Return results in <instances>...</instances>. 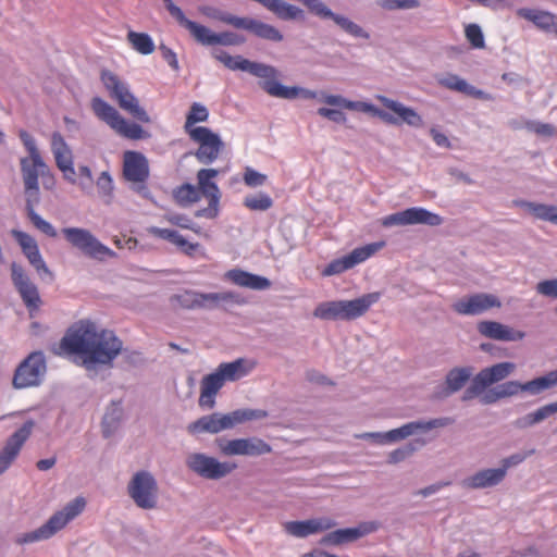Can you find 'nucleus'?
<instances>
[{
	"instance_id": "aec40b11",
	"label": "nucleus",
	"mask_w": 557,
	"mask_h": 557,
	"mask_svg": "<svg viewBox=\"0 0 557 557\" xmlns=\"http://www.w3.org/2000/svg\"><path fill=\"white\" fill-rule=\"evenodd\" d=\"M443 223V218L436 213L421 207H412L400 212H396L382 218L381 225L392 227L396 225H413L425 224L430 226H438Z\"/></svg>"
},
{
	"instance_id": "052dcab7",
	"label": "nucleus",
	"mask_w": 557,
	"mask_h": 557,
	"mask_svg": "<svg viewBox=\"0 0 557 557\" xmlns=\"http://www.w3.org/2000/svg\"><path fill=\"white\" fill-rule=\"evenodd\" d=\"M485 385L480 381L479 376L475 375L472 380L471 385L465 391L462 400H470L476 396H480L485 391Z\"/></svg>"
},
{
	"instance_id": "f8f14e48",
	"label": "nucleus",
	"mask_w": 557,
	"mask_h": 557,
	"mask_svg": "<svg viewBox=\"0 0 557 557\" xmlns=\"http://www.w3.org/2000/svg\"><path fill=\"white\" fill-rule=\"evenodd\" d=\"M62 234L67 243L78 249L85 256L104 260L106 258H115L116 253L103 245L89 230L82 227H64Z\"/></svg>"
},
{
	"instance_id": "5701e85b",
	"label": "nucleus",
	"mask_w": 557,
	"mask_h": 557,
	"mask_svg": "<svg viewBox=\"0 0 557 557\" xmlns=\"http://www.w3.org/2000/svg\"><path fill=\"white\" fill-rule=\"evenodd\" d=\"M123 175L126 181L136 184V190L147 191L146 182L149 177L147 158L137 151H126L123 156Z\"/></svg>"
},
{
	"instance_id": "c03bdc74",
	"label": "nucleus",
	"mask_w": 557,
	"mask_h": 557,
	"mask_svg": "<svg viewBox=\"0 0 557 557\" xmlns=\"http://www.w3.org/2000/svg\"><path fill=\"white\" fill-rule=\"evenodd\" d=\"M244 206L251 211H267L273 206V200L269 195L259 193L246 196Z\"/></svg>"
},
{
	"instance_id": "4be33fe9",
	"label": "nucleus",
	"mask_w": 557,
	"mask_h": 557,
	"mask_svg": "<svg viewBox=\"0 0 557 557\" xmlns=\"http://www.w3.org/2000/svg\"><path fill=\"white\" fill-rule=\"evenodd\" d=\"M500 299L487 293H476L456 300L451 308L461 315H479L493 308H500Z\"/></svg>"
},
{
	"instance_id": "4d7b16f0",
	"label": "nucleus",
	"mask_w": 557,
	"mask_h": 557,
	"mask_svg": "<svg viewBox=\"0 0 557 557\" xmlns=\"http://www.w3.org/2000/svg\"><path fill=\"white\" fill-rule=\"evenodd\" d=\"M414 450L416 446L412 443H409L404 447L397 448L388 455V462L398 463L408 458L409 456H411L414 453Z\"/></svg>"
},
{
	"instance_id": "b1692460",
	"label": "nucleus",
	"mask_w": 557,
	"mask_h": 557,
	"mask_svg": "<svg viewBox=\"0 0 557 557\" xmlns=\"http://www.w3.org/2000/svg\"><path fill=\"white\" fill-rule=\"evenodd\" d=\"M557 385V370L550 371L544 376L536 377L525 383L517 381H508L497 385L503 398L517 395L520 392H528L532 395H537L545 389L552 388Z\"/></svg>"
},
{
	"instance_id": "ea45409f",
	"label": "nucleus",
	"mask_w": 557,
	"mask_h": 557,
	"mask_svg": "<svg viewBox=\"0 0 557 557\" xmlns=\"http://www.w3.org/2000/svg\"><path fill=\"white\" fill-rule=\"evenodd\" d=\"M517 205L527 208L536 219L557 225V207L552 205L519 201Z\"/></svg>"
},
{
	"instance_id": "4468645a",
	"label": "nucleus",
	"mask_w": 557,
	"mask_h": 557,
	"mask_svg": "<svg viewBox=\"0 0 557 557\" xmlns=\"http://www.w3.org/2000/svg\"><path fill=\"white\" fill-rule=\"evenodd\" d=\"M20 138L28 151V157L21 160V170L24 185L27 188H36L38 176L48 172V166L41 159L35 139L26 132L20 131Z\"/></svg>"
},
{
	"instance_id": "f3484780",
	"label": "nucleus",
	"mask_w": 557,
	"mask_h": 557,
	"mask_svg": "<svg viewBox=\"0 0 557 557\" xmlns=\"http://www.w3.org/2000/svg\"><path fill=\"white\" fill-rule=\"evenodd\" d=\"M384 240L367 244L362 247L355 248L348 255L331 261L322 271L323 276H332L341 274L349 269H352L357 264L368 260L377 251L385 247Z\"/></svg>"
},
{
	"instance_id": "a18cd8bd",
	"label": "nucleus",
	"mask_w": 557,
	"mask_h": 557,
	"mask_svg": "<svg viewBox=\"0 0 557 557\" xmlns=\"http://www.w3.org/2000/svg\"><path fill=\"white\" fill-rule=\"evenodd\" d=\"M556 412H557V401L545 405V406L539 408L537 410H535L534 412L527 414L523 418V425H532V424L539 423Z\"/></svg>"
},
{
	"instance_id": "0eeeda50",
	"label": "nucleus",
	"mask_w": 557,
	"mask_h": 557,
	"mask_svg": "<svg viewBox=\"0 0 557 557\" xmlns=\"http://www.w3.org/2000/svg\"><path fill=\"white\" fill-rule=\"evenodd\" d=\"M268 417V412L261 409H238L227 414L212 413L203 416L188 425V432L196 433H219L226 429L244 423L246 421L259 420Z\"/></svg>"
},
{
	"instance_id": "1a4fd4ad",
	"label": "nucleus",
	"mask_w": 557,
	"mask_h": 557,
	"mask_svg": "<svg viewBox=\"0 0 557 557\" xmlns=\"http://www.w3.org/2000/svg\"><path fill=\"white\" fill-rule=\"evenodd\" d=\"M100 79L110 98L114 100L123 111L141 123H150V116L146 110L140 107L138 99L124 81L109 70L101 72Z\"/></svg>"
},
{
	"instance_id": "c756f323",
	"label": "nucleus",
	"mask_w": 557,
	"mask_h": 557,
	"mask_svg": "<svg viewBox=\"0 0 557 557\" xmlns=\"http://www.w3.org/2000/svg\"><path fill=\"white\" fill-rule=\"evenodd\" d=\"M479 333L491 339L516 342L524 338L525 333L513 330L496 321H481L478 323Z\"/></svg>"
},
{
	"instance_id": "e433bc0d",
	"label": "nucleus",
	"mask_w": 557,
	"mask_h": 557,
	"mask_svg": "<svg viewBox=\"0 0 557 557\" xmlns=\"http://www.w3.org/2000/svg\"><path fill=\"white\" fill-rule=\"evenodd\" d=\"M505 478V470L485 469L465 479L462 485L467 488H485L497 485Z\"/></svg>"
},
{
	"instance_id": "a878e982",
	"label": "nucleus",
	"mask_w": 557,
	"mask_h": 557,
	"mask_svg": "<svg viewBox=\"0 0 557 557\" xmlns=\"http://www.w3.org/2000/svg\"><path fill=\"white\" fill-rule=\"evenodd\" d=\"M51 150L55 159V164L62 172L64 178L74 184L76 182V172L73 165V154L59 132H54L51 135Z\"/></svg>"
},
{
	"instance_id": "cd10ccee",
	"label": "nucleus",
	"mask_w": 557,
	"mask_h": 557,
	"mask_svg": "<svg viewBox=\"0 0 557 557\" xmlns=\"http://www.w3.org/2000/svg\"><path fill=\"white\" fill-rule=\"evenodd\" d=\"M335 525L329 518L309 519L305 521H288L283 524L286 533L295 537H307L326 531Z\"/></svg>"
},
{
	"instance_id": "8fccbe9b",
	"label": "nucleus",
	"mask_w": 557,
	"mask_h": 557,
	"mask_svg": "<svg viewBox=\"0 0 557 557\" xmlns=\"http://www.w3.org/2000/svg\"><path fill=\"white\" fill-rule=\"evenodd\" d=\"M122 416V409L119 406H114L110 411H108L102 421V432L106 437H109L112 433V426L120 421Z\"/></svg>"
},
{
	"instance_id": "49530a36",
	"label": "nucleus",
	"mask_w": 557,
	"mask_h": 557,
	"mask_svg": "<svg viewBox=\"0 0 557 557\" xmlns=\"http://www.w3.org/2000/svg\"><path fill=\"white\" fill-rule=\"evenodd\" d=\"M245 456H260L271 453V446L258 437L244 438Z\"/></svg>"
},
{
	"instance_id": "20e7f679",
	"label": "nucleus",
	"mask_w": 557,
	"mask_h": 557,
	"mask_svg": "<svg viewBox=\"0 0 557 557\" xmlns=\"http://www.w3.org/2000/svg\"><path fill=\"white\" fill-rule=\"evenodd\" d=\"M219 174L215 169H201L197 173L198 186L184 184L178 187L175 193L176 201L182 206H187L200 200L205 196L209 200L207 208L199 209L195 212L197 218L215 219L220 212L221 193L215 183L212 182Z\"/></svg>"
},
{
	"instance_id": "c85d7f7f",
	"label": "nucleus",
	"mask_w": 557,
	"mask_h": 557,
	"mask_svg": "<svg viewBox=\"0 0 557 557\" xmlns=\"http://www.w3.org/2000/svg\"><path fill=\"white\" fill-rule=\"evenodd\" d=\"M11 234L16 239L23 253L36 271L50 274V271L40 255L36 240L30 235L22 231L12 230Z\"/></svg>"
},
{
	"instance_id": "ddd939ff",
	"label": "nucleus",
	"mask_w": 557,
	"mask_h": 557,
	"mask_svg": "<svg viewBox=\"0 0 557 557\" xmlns=\"http://www.w3.org/2000/svg\"><path fill=\"white\" fill-rule=\"evenodd\" d=\"M127 493L141 509L157 507L159 487L156 479L148 471H138L133 475L127 485Z\"/></svg>"
},
{
	"instance_id": "9b49d317",
	"label": "nucleus",
	"mask_w": 557,
	"mask_h": 557,
	"mask_svg": "<svg viewBox=\"0 0 557 557\" xmlns=\"http://www.w3.org/2000/svg\"><path fill=\"white\" fill-rule=\"evenodd\" d=\"M171 302L173 306L184 309H212L227 304L243 305L246 301L240 297V295L234 292L205 294L194 290H185L181 294L174 295L171 298Z\"/></svg>"
},
{
	"instance_id": "f257e3e1",
	"label": "nucleus",
	"mask_w": 557,
	"mask_h": 557,
	"mask_svg": "<svg viewBox=\"0 0 557 557\" xmlns=\"http://www.w3.org/2000/svg\"><path fill=\"white\" fill-rule=\"evenodd\" d=\"M61 348L82 356L84 364H111L123 343L113 331L99 327L90 320L74 323L62 338Z\"/></svg>"
},
{
	"instance_id": "3c124183",
	"label": "nucleus",
	"mask_w": 557,
	"mask_h": 557,
	"mask_svg": "<svg viewBox=\"0 0 557 557\" xmlns=\"http://www.w3.org/2000/svg\"><path fill=\"white\" fill-rule=\"evenodd\" d=\"M27 216L37 230L49 237H57L58 234L55 228L48 221L44 220L36 211H32Z\"/></svg>"
},
{
	"instance_id": "7c9ffc66",
	"label": "nucleus",
	"mask_w": 557,
	"mask_h": 557,
	"mask_svg": "<svg viewBox=\"0 0 557 557\" xmlns=\"http://www.w3.org/2000/svg\"><path fill=\"white\" fill-rule=\"evenodd\" d=\"M376 529L377 524L375 522H364L357 528L339 529L331 532L325 536L324 542L333 545L352 542L371 532H374Z\"/></svg>"
},
{
	"instance_id": "f03ea898",
	"label": "nucleus",
	"mask_w": 557,
	"mask_h": 557,
	"mask_svg": "<svg viewBox=\"0 0 557 557\" xmlns=\"http://www.w3.org/2000/svg\"><path fill=\"white\" fill-rule=\"evenodd\" d=\"M211 54L228 70L248 72L256 77L262 78L263 81L259 83L260 87L272 97L289 100L299 97L305 99H315L318 97L317 91L282 85L277 82V70L271 65L252 62L242 55L232 57L221 49H213Z\"/></svg>"
},
{
	"instance_id": "5fc2aeb1",
	"label": "nucleus",
	"mask_w": 557,
	"mask_h": 557,
	"mask_svg": "<svg viewBox=\"0 0 557 557\" xmlns=\"http://www.w3.org/2000/svg\"><path fill=\"white\" fill-rule=\"evenodd\" d=\"M525 127L539 136L553 137L557 135L556 128L548 123L528 121Z\"/></svg>"
},
{
	"instance_id": "f704fd0d",
	"label": "nucleus",
	"mask_w": 557,
	"mask_h": 557,
	"mask_svg": "<svg viewBox=\"0 0 557 557\" xmlns=\"http://www.w3.org/2000/svg\"><path fill=\"white\" fill-rule=\"evenodd\" d=\"M438 84L449 90H455L475 99L491 100L492 96L481 89L468 84L463 78L456 74H448L447 76L438 79Z\"/></svg>"
},
{
	"instance_id": "dca6fc26",
	"label": "nucleus",
	"mask_w": 557,
	"mask_h": 557,
	"mask_svg": "<svg viewBox=\"0 0 557 557\" xmlns=\"http://www.w3.org/2000/svg\"><path fill=\"white\" fill-rule=\"evenodd\" d=\"M453 423L450 418H438L430 421H414L404 424L398 429L391 430L386 433H364L360 438H372L379 444L396 442L406 438L419 431H429L435 428L446 426Z\"/></svg>"
},
{
	"instance_id": "bb28decb",
	"label": "nucleus",
	"mask_w": 557,
	"mask_h": 557,
	"mask_svg": "<svg viewBox=\"0 0 557 557\" xmlns=\"http://www.w3.org/2000/svg\"><path fill=\"white\" fill-rule=\"evenodd\" d=\"M226 21L228 22V25H232L233 27L238 29L248 30L261 39L274 42H280L283 40L282 33L273 25L267 24L264 22L251 17L239 16L230 17Z\"/></svg>"
},
{
	"instance_id": "393cba45",
	"label": "nucleus",
	"mask_w": 557,
	"mask_h": 557,
	"mask_svg": "<svg viewBox=\"0 0 557 557\" xmlns=\"http://www.w3.org/2000/svg\"><path fill=\"white\" fill-rule=\"evenodd\" d=\"M34 426L35 422L28 420L7 440L0 451V474L16 459L23 445L32 435Z\"/></svg>"
},
{
	"instance_id": "338daca9",
	"label": "nucleus",
	"mask_w": 557,
	"mask_h": 557,
	"mask_svg": "<svg viewBox=\"0 0 557 557\" xmlns=\"http://www.w3.org/2000/svg\"><path fill=\"white\" fill-rule=\"evenodd\" d=\"M160 50H161V53H162V57L163 59L168 62V64L174 70V71H178L180 69V65H178V61H177V57H176V53L168 48L166 46L164 45H161L160 46Z\"/></svg>"
},
{
	"instance_id": "58836bf2",
	"label": "nucleus",
	"mask_w": 557,
	"mask_h": 557,
	"mask_svg": "<svg viewBox=\"0 0 557 557\" xmlns=\"http://www.w3.org/2000/svg\"><path fill=\"white\" fill-rule=\"evenodd\" d=\"M516 366L512 362H500L481 370L476 375L485 387L506 379Z\"/></svg>"
},
{
	"instance_id": "a211bd4d",
	"label": "nucleus",
	"mask_w": 557,
	"mask_h": 557,
	"mask_svg": "<svg viewBox=\"0 0 557 557\" xmlns=\"http://www.w3.org/2000/svg\"><path fill=\"white\" fill-rule=\"evenodd\" d=\"M187 135L191 141L198 145L195 157L199 162L209 164L218 159L224 146L218 134L208 127H197Z\"/></svg>"
},
{
	"instance_id": "864d4df0",
	"label": "nucleus",
	"mask_w": 557,
	"mask_h": 557,
	"mask_svg": "<svg viewBox=\"0 0 557 557\" xmlns=\"http://www.w3.org/2000/svg\"><path fill=\"white\" fill-rule=\"evenodd\" d=\"M465 35L467 40L471 44L473 48L484 47V37L479 25L469 24L468 26H466Z\"/></svg>"
},
{
	"instance_id": "c9c22d12",
	"label": "nucleus",
	"mask_w": 557,
	"mask_h": 557,
	"mask_svg": "<svg viewBox=\"0 0 557 557\" xmlns=\"http://www.w3.org/2000/svg\"><path fill=\"white\" fill-rule=\"evenodd\" d=\"M225 277L235 285L256 290L267 289L271 286L268 278L238 269L227 271Z\"/></svg>"
},
{
	"instance_id": "7ed1b4c3",
	"label": "nucleus",
	"mask_w": 557,
	"mask_h": 557,
	"mask_svg": "<svg viewBox=\"0 0 557 557\" xmlns=\"http://www.w3.org/2000/svg\"><path fill=\"white\" fill-rule=\"evenodd\" d=\"M376 99L384 106L385 109L395 113L396 116L392 115L387 111L377 109L369 102L351 101L339 95L322 94L320 100L329 106H336L347 110L371 113L375 116H379L384 122L391 124L406 123L407 125L413 127H421L423 125L421 115L412 108L406 107L401 102L389 99L382 95H377Z\"/></svg>"
},
{
	"instance_id": "bf43d9fd",
	"label": "nucleus",
	"mask_w": 557,
	"mask_h": 557,
	"mask_svg": "<svg viewBox=\"0 0 557 557\" xmlns=\"http://www.w3.org/2000/svg\"><path fill=\"white\" fill-rule=\"evenodd\" d=\"M267 181V175L261 174L250 168H247L244 173V182L249 187L262 186Z\"/></svg>"
},
{
	"instance_id": "a19ab883",
	"label": "nucleus",
	"mask_w": 557,
	"mask_h": 557,
	"mask_svg": "<svg viewBox=\"0 0 557 557\" xmlns=\"http://www.w3.org/2000/svg\"><path fill=\"white\" fill-rule=\"evenodd\" d=\"M127 41L140 54H151L156 49L152 38L147 33L129 30Z\"/></svg>"
},
{
	"instance_id": "09e8293b",
	"label": "nucleus",
	"mask_w": 557,
	"mask_h": 557,
	"mask_svg": "<svg viewBox=\"0 0 557 557\" xmlns=\"http://www.w3.org/2000/svg\"><path fill=\"white\" fill-rule=\"evenodd\" d=\"M244 445H245L244 438L219 441L220 450L225 456H236V455L245 456Z\"/></svg>"
},
{
	"instance_id": "2eb2a0df",
	"label": "nucleus",
	"mask_w": 557,
	"mask_h": 557,
	"mask_svg": "<svg viewBox=\"0 0 557 557\" xmlns=\"http://www.w3.org/2000/svg\"><path fill=\"white\" fill-rule=\"evenodd\" d=\"M46 359L41 351L29 354L16 368L12 384L15 388H27L40 384L46 373Z\"/></svg>"
},
{
	"instance_id": "0e129e2a",
	"label": "nucleus",
	"mask_w": 557,
	"mask_h": 557,
	"mask_svg": "<svg viewBox=\"0 0 557 557\" xmlns=\"http://www.w3.org/2000/svg\"><path fill=\"white\" fill-rule=\"evenodd\" d=\"M318 114L336 123H344L346 121L345 114L335 109L320 108L318 109Z\"/></svg>"
},
{
	"instance_id": "79ce46f5",
	"label": "nucleus",
	"mask_w": 557,
	"mask_h": 557,
	"mask_svg": "<svg viewBox=\"0 0 557 557\" xmlns=\"http://www.w3.org/2000/svg\"><path fill=\"white\" fill-rule=\"evenodd\" d=\"M209 119V110L207 107L199 102L191 103L189 111L186 115V121L184 124V132L189 134L191 129H196L197 123L207 122Z\"/></svg>"
},
{
	"instance_id": "6ab92c4d",
	"label": "nucleus",
	"mask_w": 557,
	"mask_h": 557,
	"mask_svg": "<svg viewBox=\"0 0 557 557\" xmlns=\"http://www.w3.org/2000/svg\"><path fill=\"white\" fill-rule=\"evenodd\" d=\"M11 277L14 287L18 292L30 318L39 311L42 300L37 286L30 281L24 269L13 262L11 264Z\"/></svg>"
},
{
	"instance_id": "e2e57ef3",
	"label": "nucleus",
	"mask_w": 557,
	"mask_h": 557,
	"mask_svg": "<svg viewBox=\"0 0 557 557\" xmlns=\"http://www.w3.org/2000/svg\"><path fill=\"white\" fill-rule=\"evenodd\" d=\"M533 450H530L529 453H522V454H515L511 455L502 461V468H498L499 470H505V473L510 467L517 466L521 463L528 456L532 455Z\"/></svg>"
},
{
	"instance_id": "423d86ee",
	"label": "nucleus",
	"mask_w": 557,
	"mask_h": 557,
	"mask_svg": "<svg viewBox=\"0 0 557 557\" xmlns=\"http://www.w3.org/2000/svg\"><path fill=\"white\" fill-rule=\"evenodd\" d=\"M163 3L169 13L178 22V24L185 27L201 45L238 46L245 42V37L238 34L232 32L215 34L206 26L188 20L182 9L174 4L172 0H163Z\"/></svg>"
},
{
	"instance_id": "39448f33",
	"label": "nucleus",
	"mask_w": 557,
	"mask_h": 557,
	"mask_svg": "<svg viewBox=\"0 0 557 557\" xmlns=\"http://www.w3.org/2000/svg\"><path fill=\"white\" fill-rule=\"evenodd\" d=\"M381 298L380 292L362 295L352 300H332L319 304L313 315L321 320H356L366 314Z\"/></svg>"
},
{
	"instance_id": "2f4dec72",
	"label": "nucleus",
	"mask_w": 557,
	"mask_h": 557,
	"mask_svg": "<svg viewBox=\"0 0 557 557\" xmlns=\"http://www.w3.org/2000/svg\"><path fill=\"white\" fill-rule=\"evenodd\" d=\"M149 234L163 239L168 240L171 244L175 245L186 256L193 257L200 248V244L198 243H189L177 231L170 230V228H161L157 226H152L149 228Z\"/></svg>"
},
{
	"instance_id": "6e6d98bb",
	"label": "nucleus",
	"mask_w": 557,
	"mask_h": 557,
	"mask_svg": "<svg viewBox=\"0 0 557 557\" xmlns=\"http://www.w3.org/2000/svg\"><path fill=\"white\" fill-rule=\"evenodd\" d=\"M535 288L540 295L557 299V277L541 281Z\"/></svg>"
},
{
	"instance_id": "603ef678",
	"label": "nucleus",
	"mask_w": 557,
	"mask_h": 557,
	"mask_svg": "<svg viewBox=\"0 0 557 557\" xmlns=\"http://www.w3.org/2000/svg\"><path fill=\"white\" fill-rule=\"evenodd\" d=\"M27 216L37 230L49 237H57L58 234L55 228L48 221L44 220L36 211H32Z\"/></svg>"
},
{
	"instance_id": "473e14b6",
	"label": "nucleus",
	"mask_w": 557,
	"mask_h": 557,
	"mask_svg": "<svg viewBox=\"0 0 557 557\" xmlns=\"http://www.w3.org/2000/svg\"><path fill=\"white\" fill-rule=\"evenodd\" d=\"M224 379L216 370L201 380L199 405L206 408H213L215 405L214 397L224 385Z\"/></svg>"
},
{
	"instance_id": "de8ad7c7",
	"label": "nucleus",
	"mask_w": 557,
	"mask_h": 557,
	"mask_svg": "<svg viewBox=\"0 0 557 557\" xmlns=\"http://www.w3.org/2000/svg\"><path fill=\"white\" fill-rule=\"evenodd\" d=\"M170 224L177 226L183 230H190L197 235L202 234V230L199 225L195 224L190 218L181 213L166 214L164 218Z\"/></svg>"
},
{
	"instance_id": "6e6552de",
	"label": "nucleus",
	"mask_w": 557,
	"mask_h": 557,
	"mask_svg": "<svg viewBox=\"0 0 557 557\" xmlns=\"http://www.w3.org/2000/svg\"><path fill=\"white\" fill-rule=\"evenodd\" d=\"M84 497H76L64 506L62 510L53 513L40 528L18 535L15 542L20 545L48 540L62 530L70 521L76 518L85 509Z\"/></svg>"
},
{
	"instance_id": "13d9d810",
	"label": "nucleus",
	"mask_w": 557,
	"mask_h": 557,
	"mask_svg": "<svg viewBox=\"0 0 557 557\" xmlns=\"http://www.w3.org/2000/svg\"><path fill=\"white\" fill-rule=\"evenodd\" d=\"M418 0H382L381 7L386 10L414 9L419 7Z\"/></svg>"
},
{
	"instance_id": "9d476101",
	"label": "nucleus",
	"mask_w": 557,
	"mask_h": 557,
	"mask_svg": "<svg viewBox=\"0 0 557 557\" xmlns=\"http://www.w3.org/2000/svg\"><path fill=\"white\" fill-rule=\"evenodd\" d=\"M94 114L107 125H109L117 135L132 139H144L149 137L139 124L128 122L120 112L100 97H94L90 102Z\"/></svg>"
},
{
	"instance_id": "774afa93",
	"label": "nucleus",
	"mask_w": 557,
	"mask_h": 557,
	"mask_svg": "<svg viewBox=\"0 0 557 557\" xmlns=\"http://www.w3.org/2000/svg\"><path fill=\"white\" fill-rule=\"evenodd\" d=\"M480 401L484 405L494 404L502 399L498 386L487 389L480 395Z\"/></svg>"
},
{
	"instance_id": "69168bd1",
	"label": "nucleus",
	"mask_w": 557,
	"mask_h": 557,
	"mask_svg": "<svg viewBox=\"0 0 557 557\" xmlns=\"http://www.w3.org/2000/svg\"><path fill=\"white\" fill-rule=\"evenodd\" d=\"M200 12L203 13L205 15L211 17V18H214V20H219L225 24H228V22L226 21L227 18L230 17H237L236 15H233V14H230V13H225V12H221V11H218L215 9H212L210 7H203V8H200Z\"/></svg>"
},
{
	"instance_id": "72a5a7b5",
	"label": "nucleus",
	"mask_w": 557,
	"mask_h": 557,
	"mask_svg": "<svg viewBox=\"0 0 557 557\" xmlns=\"http://www.w3.org/2000/svg\"><path fill=\"white\" fill-rule=\"evenodd\" d=\"M517 15L532 22L542 30H554L557 35V16L548 11L521 8L517 10Z\"/></svg>"
},
{
	"instance_id": "680f3d73",
	"label": "nucleus",
	"mask_w": 557,
	"mask_h": 557,
	"mask_svg": "<svg viewBox=\"0 0 557 557\" xmlns=\"http://www.w3.org/2000/svg\"><path fill=\"white\" fill-rule=\"evenodd\" d=\"M26 194V211L27 214H30L32 211H35V206L39 202V186L36 185V188H27L25 187Z\"/></svg>"
},
{
	"instance_id": "37998d69",
	"label": "nucleus",
	"mask_w": 557,
	"mask_h": 557,
	"mask_svg": "<svg viewBox=\"0 0 557 557\" xmlns=\"http://www.w3.org/2000/svg\"><path fill=\"white\" fill-rule=\"evenodd\" d=\"M471 376V369L469 368H455L446 375L447 392L446 395L455 393L462 388L466 382Z\"/></svg>"
},
{
	"instance_id": "412c9836",
	"label": "nucleus",
	"mask_w": 557,
	"mask_h": 557,
	"mask_svg": "<svg viewBox=\"0 0 557 557\" xmlns=\"http://www.w3.org/2000/svg\"><path fill=\"white\" fill-rule=\"evenodd\" d=\"M187 466L200 476L209 480H219L236 469L235 462H221L203 454H193L187 458Z\"/></svg>"
},
{
	"instance_id": "4c0bfd02",
	"label": "nucleus",
	"mask_w": 557,
	"mask_h": 557,
	"mask_svg": "<svg viewBox=\"0 0 557 557\" xmlns=\"http://www.w3.org/2000/svg\"><path fill=\"white\" fill-rule=\"evenodd\" d=\"M255 367V361H247L239 358L233 362L221 363L216 370L223 376L224 381H236L247 375Z\"/></svg>"
}]
</instances>
